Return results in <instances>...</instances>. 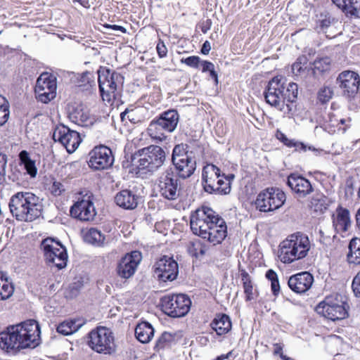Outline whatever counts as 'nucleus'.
Masks as SVG:
<instances>
[{
  "mask_svg": "<svg viewBox=\"0 0 360 360\" xmlns=\"http://www.w3.org/2000/svg\"><path fill=\"white\" fill-rule=\"evenodd\" d=\"M241 277L244 293L245 294V300L252 301L255 300L257 296V290L253 288V285L250 275L246 271H243L241 274Z\"/></svg>",
  "mask_w": 360,
  "mask_h": 360,
  "instance_id": "38",
  "label": "nucleus"
},
{
  "mask_svg": "<svg viewBox=\"0 0 360 360\" xmlns=\"http://www.w3.org/2000/svg\"><path fill=\"white\" fill-rule=\"evenodd\" d=\"M175 342V334L164 332L158 339L155 349L157 351L170 347Z\"/></svg>",
  "mask_w": 360,
  "mask_h": 360,
  "instance_id": "42",
  "label": "nucleus"
},
{
  "mask_svg": "<svg viewBox=\"0 0 360 360\" xmlns=\"http://www.w3.org/2000/svg\"><path fill=\"white\" fill-rule=\"evenodd\" d=\"M200 65L202 66V71L203 72H207V71L209 72V71L212 70V68H214V65L212 63L207 61V60L200 61Z\"/></svg>",
  "mask_w": 360,
  "mask_h": 360,
  "instance_id": "56",
  "label": "nucleus"
},
{
  "mask_svg": "<svg viewBox=\"0 0 360 360\" xmlns=\"http://www.w3.org/2000/svg\"><path fill=\"white\" fill-rule=\"evenodd\" d=\"M166 132L173 131L178 124L179 115L176 110L165 112L158 120Z\"/></svg>",
  "mask_w": 360,
  "mask_h": 360,
  "instance_id": "29",
  "label": "nucleus"
},
{
  "mask_svg": "<svg viewBox=\"0 0 360 360\" xmlns=\"http://www.w3.org/2000/svg\"><path fill=\"white\" fill-rule=\"evenodd\" d=\"M347 304L340 295L335 294L327 296L316 307V311L331 321L343 319L347 317Z\"/></svg>",
  "mask_w": 360,
  "mask_h": 360,
  "instance_id": "8",
  "label": "nucleus"
},
{
  "mask_svg": "<svg viewBox=\"0 0 360 360\" xmlns=\"http://www.w3.org/2000/svg\"><path fill=\"white\" fill-rule=\"evenodd\" d=\"M68 117L72 122L83 125L87 122L89 114L81 105H72L68 107Z\"/></svg>",
  "mask_w": 360,
  "mask_h": 360,
  "instance_id": "31",
  "label": "nucleus"
},
{
  "mask_svg": "<svg viewBox=\"0 0 360 360\" xmlns=\"http://www.w3.org/2000/svg\"><path fill=\"white\" fill-rule=\"evenodd\" d=\"M7 165V156L0 153V185L6 181V168Z\"/></svg>",
  "mask_w": 360,
  "mask_h": 360,
  "instance_id": "50",
  "label": "nucleus"
},
{
  "mask_svg": "<svg viewBox=\"0 0 360 360\" xmlns=\"http://www.w3.org/2000/svg\"><path fill=\"white\" fill-rule=\"evenodd\" d=\"M88 345L100 354H110L115 351L113 334L105 327H98L89 333Z\"/></svg>",
  "mask_w": 360,
  "mask_h": 360,
  "instance_id": "9",
  "label": "nucleus"
},
{
  "mask_svg": "<svg viewBox=\"0 0 360 360\" xmlns=\"http://www.w3.org/2000/svg\"><path fill=\"white\" fill-rule=\"evenodd\" d=\"M98 82L103 100L110 103L122 88L124 77L109 68L101 67L98 70Z\"/></svg>",
  "mask_w": 360,
  "mask_h": 360,
  "instance_id": "5",
  "label": "nucleus"
},
{
  "mask_svg": "<svg viewBox=\"0 0 360 360\" xmlns=\"http://www.w3.org/2000/svg\"><path fill=\"white\" fill-rule=\"evenodd\" d=\"M12 216L19 221L31 222L40 217L43 205L39 198L31 192H17L8 202Z\"/></svg>",
  "mask_w": 360,
  "mask_h": 360,
  "instance_id": "2",
  "label": "nucleus"
},
{
  "mask_svg": "<svg viewBox=\"0 0 360 360\" xmlns=\"http://www.w3.org/2000/svg\"><path fill=\"white\" fill-rule=\"evenodd\" d=\"M266 277L270 281H273L274 280L278 279V276L276 273L272 269H269L266 271Z\"/></svg>",
  "mask_w": 360,
  "mask_h": 360,
  "instance_id": "62",
  "label": "nucleus"
},
{
  "mask_svg": "<svg viewBox=\"0 0 360 360\" xmlns=\"http://www.w3.org/2000/svg\"><path fill=\"white\" fill-rule=\"evenodd\" d=\"M224 174L213 164H208L203 167L202 181L204 191L210 194L227 195L231 192V186L229 181H224Z\"/></svg>",
  "mask_w": 360,
  "mask_h": 360,
  "instance_id": "6",
  "label": "nucleus"
},
{
  "mask_svg": "<svg viewBox=\"0 0 360 360\" xmlns=\"http://www.w3.org/2000/svg\"><path fill=\"white\" fill-rule=\"evenodd\" d=\"M311 248L307 235L297 233L289 236L279 245L280 260L283 263H292L304 258Z\"/></svg>",
  "mask_w": 360,
  "mask_h": 360,
  "instance_id": "4",
  "label": "nucleus"
},
{
  "mask_svg": "<svg viewBox=\"0 0 360 360\" xmlns=\"http://www.w3.org/2000/svg\"><path fill=\"white\" fill-rule=\"evenodd\" d=\"M276 137L278 140H280L283 144L287 141L288 139L283 133L280 131H277Z\"/></svg>",
  "mask_w": 360,
  "mask_h": 360,
  "instance_id": "64",
  "label": "nucleus"
},
{
  "mask_svg": "<svg viewBox=\"0 0 360 360\" xmlns=\"http://www.w3.org/2000/svg\"><path fill=\"white\" fill-rule=\"evenodd\" d=\"M122 122H124L123 130L128 132L127 134V143L124 148V155L122 160V167L128 172L133 173L135 167L134 160L135 158V137L133 134L135 113L133 108H127L120 115Z\"/></svg>",
  "mask_w": 360,
  "mask_h": 360,
  "instance_id": "7",
  "label": "nucleus"
},
{
  "mask_svg": "<svg viewBox=\"0 0 360 360\" xmlns=\"http://www.w3.org/2000/svg\"><path fill=\"white\" fill-rule=\"evenodd\" d=\"M211 49L210 43L208 41H205L202 44L201 49V53L204 55H207Z\"/></svg>",
  "mask_w": 360,
  "mask_h": 360,
  "instance_id": "63",
  "label": "nucleus"
},
{
  "mask_svg": "<svg viewBox=\"0 0 360 360\" xmlns=\"http://www.w3.org/2000/svg\"><path fill=\"white\" fill-rule=\"evenodd\" d=\"M84 323L85 321L81 319L66 320L60 323L56 330L62 335H69L77 332Z\"/></svg>",
  "mask_w": 360,
  "mask_h": 360,
  "instance_id": "32",
  "label": "nucleus"
},
{
  "mask_svg": "<svg viewBox=\"0 0 360 360\" xmlns=\"http://www.w3.org/2000/svg\"><path fill=\"white\" fill-rule=\"evenodd\" d=\"M56 78L48 72H44L40 75L36 82V98L44 103H48L56 97Z\"/></svg>",
  "mask_w": 360,
  "mask_h": 360,
  "instance_id": "15",
  "label": "nucleus"
},
{
  "mask_svg": "<svg viewBox=\"0 0 360 360\" xmlns=\"http://www.w3.org/2000/svg\"><path fill=\"white\" fill-rule=\"evenodd\" d=\"M173 164L176 167L178 175L183 179L190 177L196 168V161L190 154L183 155V158L177 159Z\"/></svg>",
  "mask_w": 360,
  "mask_h": 360,
  "instance_id": "25",
  "label": "nucleus"
},
{
  "mask_svg": "<svg viewBox=\"0 0 360 360\" xmlns=\"http://www.w3.org/2000/svg\"><path fill=\"white\" fill-rule=\"evenodd\" d=\"M336 84L344 96L354 98L359 89L360 76L354 71H342L336 79Z\"/></svg>",
  "mask_w": 360,
  "mask_h": 360,
  "instance_id": "17",
  "label": "nucleus"
},
{
  "mask_svg": "<svg viewBox=\"0 0 360 360\" xmlns=\"http://www.w3.org/2000/svg\"><path fill=\"white\" fill-rule=\"evenodd\" d=\"M178 179L174 175L172 170H167L159 181V191L165 198L174 200L179 195V186Z\"/></svg>",
  "mask_w": 360,
  "mask_h": 360,
  "instance_id": "21",
  "label": "nucleus"
},
{
  "mask_svg": "<svg viewBox=\"0 0 360 360\" xmlns=\"http://www.w3.org/2000/svg\"><path fill=\"white\" fill-rule=\"evenodd\" d=\"M178 273V264L171 257L165 255L160 257L154 265L155 276L163 282L175 280Z\"/></svg>",
  "mask_w": 360,
  "mask_h": 360,
  "instance_id": "19",
  "label": "nucleus"
},
{
  "mask_svg": "<svg viewBox=\"0 0 360 360\" xmlns=\"http://www.w3.org/2000/svg\"><path fill=\"white\" fill-rule=\"evenodd\" d=\"M84 240L89 243L101 246L104 243L105 236L97 229L91 228L86 233Z\"/></svg>",
  "mask_w": 360,
  "mask_h": 360,
  "instance_id": "39",
  "label": "nucleus"
},
{
  "mask_svg": "<svg viewBox=\"0 0 360 360\" xmlns=\"http://www.w3.org/2000/svg\"><path fill=\"white\" fill-rule=\"evenodd\" d=\"M283 345L279 343H276L274 345V354L276 355H279L280 356L283 353Z\"/></svg>",
  "mask_w": 360,
  "mask_h": 360,
  "instance_id": "61",
  "label": "nucleus"
},
{
  "mask_svg": "<svg viewBox=\"0 0 360 360\" xmlns=\"http://www.w3.org/2000/svg\"><path fill=\"white\" fill-rule=\"evenodd\" d=\"M53 139L56 142L61 143L69 153L75 152L82 142L79 134L65 125H59L56 127Z\"/></svg>",
  "mask_w": 360,
  "mask_h": 360,
  "instance_id": "18",
  "label": "nucleus"
},
{
  "mask_svg": "<svg viewBox=\"0 0 360 360\" xmlns=\"http://www.w3.org/2000/svg\"><path fill=\"white\" fill-rule=\"evenodd\" d=\"M347 16L360 18V0H331Z\"/></svg>",
  "mask_w": 360,
  "mask_h": 360,
  "instance_id": "28",
  "label": "nucleus"
},
{
  "mask_svg": "<svg viewBox=\"0 0 360 360\" xmlns=\"http://www.w3.org/2000/svg\"><path fill=\"white\" fill-rule=\"evenodd\" d=\"M140 290L143 291V294L146 292L150 288V281L146 276H143L139 283Z\"/></svg>",
  "mask_w": 360,
  "mask_h": 360,
  "instance_id": "55",
  "label": "nucleus"
},
{
  "mask_svg": "<svg viewBox=\"0 0 360 360\" xmlns=\"http://www.w3.org/2000/svg\"><path fill=\"white\" fill-rule=\"evenodd\" d=\"M0 111H9V104L5 97L0 95Z\"/></svg>",
  "mask_w": 360,
  "mask_h": 360,
  "instance_id": "57",
  "label": "nucleus"
},
{
  "mask_svg": "<svg viewBox=\"0 0 360 360\" xmlns=\"http://www.w3.org/2000/svg\"><path fill=\"white\" fill-rule=\"evenodd\" d=\"M333 224L337 232L347 231L351 226L349 210L342 207H338L333 215Z\"/></svg>",
  "mask_w": 360,
  "mask_h": 360,
  "instance_id": "26",
  "label": "nucleus"
},
{
  "mask_svg": "<svg viewBox=\"0 0 360 360\" xmlns=\"http://www.w3.org/2000/svg\"><path fill=\"white\" fill-rule=\"evenodd\" d=\"M313 282V276L307 271H303L291 276L288 279V284L295 292L303 293L310 289Z\"/></svg>",
  "mask_w": 360,
  "mask_h": 360,
  "instance_id": "24",
  "label": "nucleus"
},
{
  "mask_svg": "<svg viewBox=\"0 0 360 360\" xmlns=\"http://www.w3.org/2000/svg\"><path fill=\"white\" fill-rule=\"evenodd\" d=\"M271 287L273 294L276 296L280 292V285L278 279L271 281Z\"/></svg>",
  "mask_w": 360,
  "mask_h": 360,
  "instance_id": "59",
  "label": "nucleus"
},
{
  "mask_svg": "<svg viewBox=\"0 0 360 360\" xmlns=\"http://www.w3.org/2000/svg\"><path fill=\"white\" fill-rule=\"evenodd\" d=\"M226 236L227 226L226 221L221 217L218 215L214 221V224L207 231H205L200 237L207 239L214 245H217L221 243Z\"/></svg>",
  "mask_w": 360,
  "mask_h": 360,
  "instance_id": "23",
  "label": "nucleus"
},
{
  "mask_svg": "<svg viewBox=\"0 0 360 360\" xmlns=\"http://www.w3.org/2000/svg\"><path fill=\"white\" fill-rule=\"evenodd\" d=\"M89 156V167L96 170L108 169L114 162L111 150L103 145L94 147Z\"/></svg>",
  "mask_w": 360,
  "mask_h": 360,
  "instance_id": "20",
  "label": "nucleus"
},
{
  "mask_svg": "<svg viewBox=\"0 0 360 360\" xmlns=\"http://www.w3.org/2000/svg\"><path fill=\"white\" fill-rule=\"evenodd\" d=\"M103 27L107 29L112 30L114 32L120 31L122 33L126 32V29L124 27L120 25L105 24L103 25Z\"/></svg>",
  "mask_w": 360,
  "mask_h": 360,
  "instance_id": "58",
  "label": "nucleus"
},
{
  "mask_svg": "<svg viewBox=\"0 0 360 360\" xmlns=\"http://www.w3.org/2000/svg\"><path fill=\"white\" fill-rule=\"evenodd\" d=\"M313 65L314 72L318 70L320 72H324L330 69V60L328 57L317 59L314 62Z\"/></svg>",
  "mask_w": 360,
  "mask_h": 360,
  "instance_id": "47",
  "label": "nucleus"
},
{
  "mask_svg": "<svg viewBox=\"0 0 360 360\" xmlns=\"http://www.w3.org/2000/svg\"><path fill=\"white\" fill-rule=\"evenodd\" d=\"M188 252L192 256L198 257L205 254L206 248L200 240H195L190 243Z\"/></svg>",
  "mask_w": 360,
  "mask_h": 360,
  "instance_id": "45",
  "label": "nucleus"
},
{
  "mask_svg": "<svg viewBox=\"0 0 360 360\" xmlns=\"http://www.w3.org/2000/svg\"><path fill=\"white\" fill-rule=\"evenodd\" d=\"M147 131L151 139L155 141H162L167 137L165 135L166 131L157 120L150 122Z\"/></svg>",
  "mask_w": 360,
  "mask_h": 360,
  "instance_id": "36",
  "label": "nucleus"
},
{
  "mask_svg": "<svg viewBox=\"0 0 360 360\" xmlns=\"http://www.w3.org/2000/svg\"><path fill=\"white\" fill-rule=\"evenodd\" d=\"M181 63H184L189 67L198 68L200 63V58L198 56H192L186 58H181Z\"/></svg>",
  "mask_w": 360,
  "mask_h": 360,
  "instance_id": "52",
  "label": "nucleus"
},
{
  "mask_svg": "<svg viewBox=\"0 0 360 360\" xmlns=\"http://www.w3.org/2000/svg\"><path fill=\"white\" fill-rule=\"evenodd\" d=\"M210 325L218 335L227 333L231 328V322L229 316L226 314L217 315Z\"/></svg>",
  "mask_w": 360,
  "mask_h": 360,
  "instance_id": "30",
  "label": "nucleus"
},
{
  "mask_svg": "<svg viewBox=\"0 0 360 360\" xmlns=\"http://www.w3.org/2000/svg\"><path fill=\"white\" fill-rule=\"evenodd\" d=\"M135 251L125 255L117 266V274L124 278L134 275L135 271Z\"/></svg>",
  "mask_w": 360,
  "mask_h": 360,
  "instance_id": "27",
  "label": "nucleus"
},
{
  "mask_svg": "<svg viewBox=\"0 0 360 360\" xmlns=\"http://www.w3.org/2000/svg\"><path fill=\"white\" fill-rule=\"evenodd\" d=\"M333 94V90L328 86H323L320 89L318 93V99L322 103L328 102Z\"/></svg>",
  "mask_w": 360,
  "mask_h": 360,
  "instance_id": "48",
  "label": "nucleus"
},
{
  "mask_svg": "<svg viewBox=\"0 0 360 360\" xmlns=\"http://www.w3.org/2000/svg\"><path fill=\"white\" fill-rule=\"evenodd\" d=\"M156 50L160 58H165L167 56V48L162 41L159 40L156 46Z\"/></svg>",
  "mask_w": 360,
  "mask_h": 360,
  "instance_id": "54",
  "label": "nucleus"
},
{
  "mask_svg": "<svg viewBox=\"0 0 360 360\" xmlns=\"http://www.w3.org/2000/svg\"><path fill=\"white\" fill-rule=\"evenodd\" d=\"M188 151H185V148L183 145H176L172 153V162H176L177 159L183 158V155H188Z\"/></svg>",
  "mask_w": 360,
  "mask_h": 360,
  "instance_id": "51",
  "label": "nucleus"
},
{
  "mask_svg": "<svg viewBox=\"0 0 360 360\" xmlns=\"http://www.w3.org/2000/svg\"><path fill=\"white\" fill-rule=\"evenodd\" d=\"M40 328L37 321L29 319L10 326L0 333V347L15 353L27 348H35L40 343Z\"/></svg>",
  "mask_w": 360,
  "mask_h": 360,
  "instance_id": "1",
  "label": "nucleus"
},
{
  "mask_svg": "<svg viewBox=\"0 0 360 360\" xmlns=\"http://www.w3.org/2000/svg\"><path fill=\"white\" fill-rule=\"evenodd\" d=\"M9 111H0V126L4 125L9 117Z\"/></svg>",
  "mask_w": 360,
  "mask_h": 360,
  "instance_id": "60",
  "label": "nucleus"
},
{
  "mask_svg": "<svg viewBox=\"0 0 360 360\" xmlns=\"http://www.w3.org/2000/svg\"><path fill=\"white\" fill-rule=\"evenodd\" d=\"M307 58L305 56H299L296 61L292 65V73L297 76L300 75L307 68Z\"/></svg>",
  "mask_w": 360,
  "mask_h": 360,
  "instance_id": "46",
  "label": "nucleus"
},
{
  "mask_svg": "<svg viewBox=\"0 0 360 360\" xmlns=\"http://www.w3.org/2000/svg\"><path fill=\"white\" fill-rule=\"evenodd\" d=\"M160 304L162 311L172 318L184 316L190 310V298L183 294L167 295L161 298Z\"/></svg>",
  "mask_w": 360,
  "mask_h": 360,
  "instance_id": "10",
  "label": "nucleus"
},
{
  "mask_svg": "<svg viewBox=\"0 0 360 360\" xmlns=\"http://www.w3.org/2000/svg\"><path fill=\"white\" fill-rule=\"evenodd\" d=\"M285 193L277 188H268L261 191L255 202L260 212H271L280 208L285 202Z\"/></svg>",
  "mask_w": 360,
  "mask_h": 360,
  "instance_id": "11",
  "label": "nucleus"
},
{
  "mask_svg": "<svg viewBox=\"0 0 360 360\" xmlns=\"http://www.w3.org/2000/svg\"><path fill=\"white\" fill-rule=\"evenodd\" d=\"M285 79L283 77H275L271 79L264 92L266 102L271 106L282 110L285 105L283 91L285 88Z\"/></svg>",
  "mask_w": 360,
  "mask_h": 360,
  "instance_id": "14",
  "label": "nucleus"
},
{
  "mask_svg": "<svg viewBox=\"0 0 360 360\" xmlns=\"http://www.w3.org/2000/svg\"><path fill=\"white\" fill-rule=\"evenodd\" d=\"M352 287L354 295L360 297V271L353 279Z\"/></svg>",
  "mask_w": 360,
  "mask_h": 360,
  "instance_id": "53",
  "label": "nucleus"
},
{
  "mask_svg": "<svg viewBox=\"0 0 360 360\" xmlns=\"http://www.w3.org/2000/svg\"><path fill=\"white\" fill-rule=\"evenodd\" d=\"M218 215L208 207L197 209L190 217V225L193 233L200 237L205 231H207L214 224Z\"/></svg>",
  "mask_w": 360,
  "mask_h": 360,
  "instance_id": "13",
  "label": "nucleus"
},
{
  "mask_svg": "<svg viewBox=\"0 0 360 360\" xmlns=\"http://www.w3.org/2000/svg\"><path fill=\"white\" fill-rule=\"evenodd\" d=\"M284 145L288 148H295V150L299 152H306L307 150H311L314 152L316 155H319L323 153V150L321 149H318L311 146H307L304 143L297 141L294 139H288Z\"/></svg>",
  "mask_w": 360,
  "mask_h": 360,
  "instance_id": "41",
  "label": "nucleus"
},
{
  "mask_svg": "<svg viewBox=\"0 0 360 360\" xmlns=\"http://www.w3.org/2000/svg\"><path fill=\"white\" fill-rule=\"evenodd\" d=\"M333 19L328 13H321L317 15L316 29L319 32H326L330 26Z\"/></svg>",
  "mask_w": 360,
  "mask_h": 360,
  "instance_id": "43",
  "label": "nucleus"
},
{
  "mask_svg": "<svg viewBox=\"0 0 360 360\" xmlns=\"http://www.w3.org/2000/svg\"><path fill=\"white\" fill-rule=\"evenodd\" d=\"M94 200L93 194L87 192L70 207V215L80 221L94 220L96 215Z\"/></svg>",
  "mask_w": 360,
  "mask_h": 360,
  "instance_id": "16",
  "label": "nucleus"
},
{
  "mask_svg": "<svg viewBox=\"0 0 360 360\" xmlns=\"http://www.w3.org/2000/svg\"><path fill=\"white\" fill-rule=\"evenodd\" d=\"M285 103H293L296 101L298 95L297 84L290 82L283 91Z\"/></svg>",
  "mask_w": 360,
  "mask_h": 360,
  "instance_id": "44",
  "label": "nucleus"
},
{
  "mask_svg": "<svg viewBox=\"0 0 360 360\" xmlns=\"http://www.w3.org/2000/svg\"><path fill=\"white\" fill-rule=\"evenodd\" d=\"M154 335V329L148 322L136 324V340L146 344L149 342Z\"/></svg>",
  "mask_w": 360,
  "mask_h": 360,
  "instance_id": "33",
  "label": "nucleus"
},
{
  "mask_svg": "<svg viewBox=\"0 0 360 360\" xmlns=\"http://www.w3.org/2000/svg\"><path fill=\"white\" fill-rule=\"evenodd\" d=\"M19 158L27 173L30 174L31 177L36 176L37 169L35 166V162L30 159L29 153L26 150H22L19 154Z\"/></svg>",
  "mask_w": 360,
  "mask_h": 360,
  "instance_id": "40",
  "label": "nucleus"
},
{
  "mask_svg": "<svg viewBox=\"0 0 360 360\" xmlns=\"http://www.w3.org/2000/svg\"><path fill=\"white\" fill-rule=\"evenodd\" d=\"M347 260L349 263L360 264V238H355L349 244Z\"/></svg>",
  "mask_w": 360,
  "mask_h": 360,
  "instance_id": "37",
  "label": "nucleus"
},
{
  "mask_svg": "<svg viewBox=\"0 0 360 360\" xmlns=\"http://www.w3.org/2000/svg\"><path fill=\"white\" fill-rule=\"evenodd\" d=\"M14 292V286L6 274L0 271V300H6L11 297Z\"/></svg>",
  "mask_w": 360,
  "mask_h": 360,
  "instance_id": "35",
  "label": "nucleus"
},
{
  "mask_svg": "<svg viewBox=\"0 0 360 360\" xmlns=\"http://www.w3.org/2000/svg\"><path fill=\"white\" fill-rule=\"evenodd\" d=\"M287 184L298 198H306L314 191L311 182L298 174H290L288 176Z\"/></svg>",
  "mask_w": 360,
  "mask_h": 360,
  "instance_id": "22",
  "label": "nucleus"
},
{
  "mask_svg": "<svg viewBox=\"0 0 360 360\" xmlns=\"http://www.w3.org/2000/svg\"><path fill=\"white\" fill-rule=\"evenodd\" d=\"M49 190L54 196H59L65 191V188L61 182L53 180L50 185Z\"/></svg>",
  "mask_w": 360,
  "mask_h": 360,
  "instance_id": "49",
  "label": "nucleus"
},
{
  "mask_svg": "<svg viewBox=\"0 0 360 360\" xmlns=\"http://www.w3.org/2000/svg\"><path fill=\"white\" fill-rule=\"evenodd\" d=\"M117 205L127 210L134 208L135 195L128 190H123L115 196Z\"/></svg>",
  "mask_w": 360,
  "mask_h": 360,
  "instance_id": "34",
  "label": "nucleus"
},
{
  "mask_svg": "<svg viewBox=\"0 0 360 360\" xmlns=\"http://www.w3.org/2000/svg\"><path fill=\"white\" fill-rule=\"evenodd\" d=\"M136 178L146 179L160 167L165 160V152L158 146L150 145L136 151Z\"/></svg>",
  "mask_w": 360,
  "mask_h": 360,
  "instance_id": "3",
  "label": "nucleus"
},
{
  "mask_svg": "<svg viewBox=\"0 0 360 360\" xmlns=\"http://www.w3.org/2000/svg\"><path fill=\"white\" fill-rule=\"evenodd\" d=\"M41 248L49 264L56 266L58 269L64 268L68 262L65 248L53 238H47L42 240Z\"/></svg>",
  "mask_w": 360,
  "mask_h": 360,
  "instance_id": "12",
  "label": "nucleus"
}]
</instances>
